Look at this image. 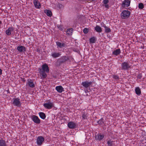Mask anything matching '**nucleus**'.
Wrapping results in <instances>:
<instances>
[{
  "instance_id": "37",
  "label": "nucleus",
  "mask_w": 146,
  "mask_h": 146,
  "mask_svg": "<svg viewBox=\"0 0 146 146\" xmlns=\"http://www.w3.org/2000/svg\"><path fill=\"white\" fill-rule=\"evenodd\" d=\"M85 92L86 93H87L88 92V91L87 90H85Z\"/></svg>"
},
{
  "instance_id": "19",
  "label": "nucleus",
  "mask_w": 146,
  "mask_h": 146,
  "mask_svg": "<svg viewBox=\"0 0 146 146\" xmlns=\"http://www.w3.org/2000/svg\"><path fill=\"white\" fill-rule=\"evenodd\" d=\"M115 144V141L109 140L107 141V144L108 146H113Z\"/></svg>"
},
{
  "instance_id": "26",
  "label": "nucleus",
  "mask_w": 146,
  "mask_h": 146,
  "mask_svg": "<svg viewBox=\"0 0 146 146\" xmlns=\"http://www.w3.org/2000/svg\"><path fill=\"white\" fill-rule=\"evenodd\" d=\"M40 117L42 119H44L46 118L45 114L43 112H39V113Z\"/></svg>"
},
{
  "instance_id": "16",
  "label": "nucleus",
  "mask_w": 146,
  "mask_h": 146,
  "mask_svg": "<svg viewBox=\"0 0 146 146\" xmlns=\"http://www.w3.org/2000/svg\"><path fill=\"white\" fill-rule=\"evenodd\" d=\"M55 88L57 91L59 93H61L64 90L62 86H56Z\"/></svg>"
},
{
  "instance_id": "5",
  "label": "nucleus",
  "mask_w": 146,
  "mask_h": 146,
  "mask_svg": "<svg viewBox=\"0 0 146 146\" xmlns=\"http://www.w3.org/2000/svg\"><path fill=\"white\" fill-rule=\"evenodd\" d=\"M92 82L91 81H86L82 82V85L84 87L87 88L89 87L92 84Z\"/></svg>"
},
{
  "instance_id": "17",
  "label": "nucleus",
  "mask_w": 146,
  "mask_h": 146,
  "mask_svg": "<svg viewBox=\"0 0 146 146\" xmlns=\"http://www.w3.org/2000/svg\"><path fill=\"white\" fill-rule=\"evenodd\" d=\"M104 137V135L103 134H99L95 136V138L96 140L100 141L102 140Z\"/></svg>"
},
{
  "instance_id": "29",
  "label": "nucleus",
  "mask_w": 146,
  "mask_h": 146,
  "mask_svg": "<svg viewBox=\"0 0 146 146\" xmlns=\"http://www.w3.org/2000/svg\"><path fill=\"white\" fill-rule=\"evenodd\" d=\"M73 31V29L72 28L68 29L67 30V33L68 35H70L72 34V33Z\"/></svg>"
},
{
  "instance_id": "28",
  "label": "nucleus",
  "mask_w": 146,
  "mask_h": 146,
  "mask_svg": "<svg viewBox=\"0 0 146 146\" xmlns=\"http://www.w3.org/2000/svg\"><path fill=\"white\" fill-rule=\"evenodd\" d=\"M104 27L105 28V30L106 33H108L111 31V30L108 27L106 26H104Z\"/></svg>"
},
{
  "instance_id": "22",
  "label": "nucleus",
  "mask_w": 146,
  "mask_h": 146,
  "mask_svg": "<svg viewBox=\"0 0 146 146\" xmlns=\"http://www.w3.org/2000/svg\"><path fill=\"white\" fill-rule=\"evenodd\" d=\"M56 44L60 48H61L62 47H64L65 44L64 43H61L59 42H56Z\"/></svg>"
},
{
  "instance_id": "32",
  "label": "nucleus",
  "mask_w": 146,
  "mask_h": 146,
  "mask_svg": "<svg viewBox=\"0 0 146 146\" xmlns=\"http://www.w3.org/2000/svg\"><path fill=\"white\" fill-rule=\"evenodd\" d=\"M88 29L87 28H85L84 29L83 32L84 33L86 34L88 32Z\"/></svg>"
},
{
  "instance_id": "6",
  "label": "nucleus",
  "mask_w": 146,
  "mask_h": 146,
  "mask_svg": "<svg viewBox=\"0 0 146 146\" xmlns=\"http://www.w3.org/2000/svg\"><path fill=\"white\" fill-rule=\"evenodd\" d=\"M42 71L45 72H46L48 73L49 72V68L48 65L46 63H45L42 65Z\"/></svg>"
},
{
  "instance_id": "12",
  "label": "nucleus",
  "mask_w": 146,
  "mask_h": 146,
  "mask_svg": "<svg viewBox=\"0 0 146 146\" xmlns=\"http://www.w3.org/2000/svg\"><path fill=\"white\" fill-rule=\"evenodd\" d=\"M130 1L129 0H125L122 3V6L123 7H128L130 5Z\"/></svg>"
},
{
  "instance_id": "35",
  "label": "nucleus",
  "mask_w": 146,
  "mask_h": 146,
  "mask_svg": "<svg viewBox=\"0 0 146 146\" xmlns=\"http://www.w3.org/2000/svg\"><path fill=\"white\" fill-rule=\"evenodd\" d=\"M104 6L106 8H108L109 7V5L108 4H105Z\"/></svg>"
},
{
  "instance_id": "33",
  "label": "nucleus",
  "mask_w": 146,
  "mask_h": 146,
  "mask_svg": "<svg viewBox=\"0 0 146 146\" xmlns=\"http://www.w3.org/2000/svg\"><path fill=\"white\" fill-rule=\"evenodd\" d=\"M109 2L108 0H104V4H107Z\"/></svg>"
},
{
  "instance_id": "7",
  "label": "nucleus",
  "mask_w": 146,
  "mask_h": 146,
  "mask_svg": "<svg viewBox=\"0 0 146 146\" xmlns=\"http://www.w3.org/2000/svg\"><path fill=\"white\" fill-rule=\"evenodd\" d=\"M41 69L39 68V71H40V78L41 79H44L46 78L47 76V74L45 73V72L41 71Z\"/></svg>"
},
{
  "instance_id": "30",
  "label": "nucleus",
  "mask_w": 146,
  "mask_h": 146,
  "mask_svg": "<svg viewBox=\"0 0 146 146\" xmlns=\"http://www.w3.org/2000/svg\"><path fill=\"white\" fill-rule=\"evenodd\" d=\"M90 42L92 43H94L95 42V39L94 37L91 38L90 39Z\"/></svg>"
},
{
  "instance_id": "2",
  "label": "nucleus",
  "mask_w": 146,
  "mask_h": 146,
  "mask_svg": "<svg viewBox=\"0 0 146 146\" xmlns=\"http://www.w3.org/2000/svg\"><path fill=\"white\" fill-rule=\"evenodd\" d=\"M12 104L14 106L19 107L21 105L20 99L19 98H14L12 100Z\"/></svg>"
},
{
  "instance_id": "10",
  "label": "nucleus",
  "mask_w": 146,
  "mask_h": 146,
  "mask_svg": "<svg viewBox=\"0 0 146 146\" xmlns=\"http://www.w3.org/2000/svg\"><path fill=\"white\" fill-rule=\"evenodd\" d=\"M17 49L20 52H24L26 50L25 47L22 45H19L18 46Z\"/></svg>"
},
{
  "instance_id": "36",
  "label": "nucleus",
  "mask_w": 146,
  "mask_h": 146,
  "mask_svg": "<svg viewBox=\"0 0 146 146\" xmlns=\"http://www.w3.org/2000/svg\"><path fill=\"white\" fill-rule=\"evenodd\" d=\"M2 74V70L1 69H0V75Z\"/></svg>"
},
{
  "instance_id": "4",
  "label": "nucleus",
  "mask_w": 146,
  "mask_h": 146,
  "mask_svg": "<svg viewBox=\"0 0 146 146\" xmlns=\"http://www.w3.org/2000/svg\"><path fill=\"white\" fill-rule=\"evenodd\" d=\"M44 141V138L41 136H38L36 142L38 145H41Z\"/></svg>"
},
{
  "instance_id": "31",
  "label": "nucleus",
  "mask_w": 146,
  "mask_h": 146,
  "mask_svg": "<svg viewBox=\"0 0 146 146\" xmlns=\"http://www.w3.org/2000/svg\"><path fill=\"white\" fill-rule=\"evenodd\" d=\"M144 7L143 4L142 3H139L138 5V8L140 9H142Z\"/></svg>"
},
{
  "instance_id": "18",
  "label": "nucleus",
  "mask_w": 146,
  "mask_h": 146,
  "mask_svg": "<svg viewBox=\"0 0 146 146\" xmlns=\"http://www.w3.org/2000/svg\"><path fill=\"white\" fill-rule=\"evenodd\" d=\"M121 52L120 49L119 48L113 51L112 52V54L113 55L117 56Z\"/></svg>"
},
{
  "instance_id": "8",
  "label": "nucleus",
  "mask_w": 146,
  "mask_h": 146,
  "mask_svg": "<svg viewBox=\"0 0 146 146\" xmlns=\"http://www.w3.org/2000/svg\"><path fill=\"white\" fill-rule=\"evenodd\" d=\"M43 106L45 108L50 109L52 108L53 106V104L52 102H49L48 103L44 104Z\"/></svg>"
},
{
  "instance_id": "1",
  "label": "nucleus",
  "mask_w": 146,
  "mask_h": 146,
  "mask_svg": "<svg viewBox=\"0 0 146 146\" xmlns=\"http://www.w3.org/2000/svg\"><path fill=\"white\" fill-rule=\"evenodd\" d=\"M131 13L127 10H123L121 14V16L123 19H126L128 18L130 16Z\"/></svg>"
},
{
  "instance_id": "24",
  "label": "nucleus",
  "mask_w": 146,
  "mask_h": 146,
  "mask_svg": "<svg viewBox=\"0 0 146 146\" xmlns=\"http://www.w3.org/2000/svg\"><path fill=\"white\" fill-rule=\"evenodd\" d=\"M45 13H46L47 15L48 16L51 17L52 15L51 11L48 10H46L44 11Z\"/></svg>"
},
{
  "instance_id": "11",
  "label": "nucleus",
  "mask_w": 146,
  "mask_h": 146,
  "mask_svg": "<svg viewBox=\"0 0 146 146\" xmlns=\"http://www.w3.org/2000/svg\"><path fill=\"white\" fill-rule=\"evenodd\" d=\"M68 126L70 129H74L76 127V124L73 121L70 122L68 124Z\"/></svg>"
},
{
  "instance_id": "34",
  "label": "nucleus",
  "mask_w": 146,
  "mask_h": 146,
  "mask_svg": "<svg viewBox=\"0 0 146 146\" xmlns=\"http://www.w3.org/2000/svg\"><path fill=\"white\" fill-rule=\"evenodd\" d=\"M113 77L115 79H118L119 78V76L115 75H113Z\"/></svg>"
},
{
  "instance_id": "23",
  "label": "nucleus",
  "mask_w": 146,
  "mask_h": 146,
  "mask_svg": "<svg viewBox=\"0 0 146 146\" xmlns=\"http://www.w3.org/2000/svg\"><path fill=\"white\" fill-rule=\"evenodd\" d=\"M88 115V113L86 112H83L82 116V119H87Z\"/></svg>"
},
{
  "instance_id": "27",
  "label": "nucleus",
  "mask_w": 146,
  "mask_h": 146,
  "mask_svg": "<svg viewBox=\"0 0 146 146\" xmlns=\"http://www.w3.org/2000/svg\"><path fill=\"white\" fill-rule=\"evenodd\" d=\"M6 143L5 141L3 139L0 140V146H6Z\"/></svg>"
},
{
  "instance_id": "13",
  "label": "nucleus",
  "mask_w": 146,
  "mask_h": 146,
  "mask_svg": "<svg viewBox=\"0 0 146 146\" xmlns=\"http://www.w3.org/2000/svg\"><path fill=\"white\" fill-rule=\"evenodd\" d=\"M27 85L28 86L31 88H33L35 86V84L33 81L30 79H28Z\"/></svg>"
},
{
  "instance_id": "20",
  "label": "nucleus",
  "mask_w": 146,
  "mask_h": 146,
  "mask_svg": "<svg viewBox=\"0 0 146 146\" xmlns=\"http://www.w3.org/2000/svg\"><path fill=\"white\" fill-rule=\"evenodd\" d=\"M61 54L59 52H52L51 54L53 58H57L59 57Z\"/></svg>"
},
{
  "instance_id": "14",
  "label": "nucleus",
  "mask_w": 146,
  "mask_h": 146,
  "mask_svg": "<svg viewBox=\"0 0 146 146\" xmlns=\"http://www.w3.org/2000/svg\"><path fill=\"white\" fill-rule=\"evenodd\" d=\"M33 3L35 7L37 9H40L41 7L40 3L37 0H34Z\"/></svg>"
},
{
  "instance_id": "9",
  "label": "nucleus",
  "mask_w": 146,
  "mask_h": 146,
  "mask_svg": "<svg viewBox=\"0 0 146 146\" xmlns=\"http://www.w3.org/2000/svg\"><path fill=\"white\" fill-rule=\"evenodd\" d=\"M32 119L34 122L36 123H39L40 120L38 117L36 115H33L32 117Z\"/></svg>"
},
{
  "instance_id": "25",
  "label": "nucleus",
  "mask_w": 146,
  "mask_h": 146,
  "mask_svg": "<svg viewBox=\"0 0 146 146\" xmlns=\"http://www.w3.org/2000/svg\"><path fill=\"white\" fill-rule=\"evenodd\" d=\"M135 92L136 94L138 95H140L141 94L140 89L139 87H137L135 88Z\"/></svg>"
},
{
  "instance_id": "15",
  "label": "nucleus",
  "mask_w": 146,
  "mask_h": 146,
  "mask_svg": "<svg viewBox=\"0 0 146 146\" xmlns=\"http://www.w3.org/2000/svg\"><path fill=\"white\" fill-rule=\"evenodd\" d=\"M14 30V28L11 27H9L6 31V34L7 35H10L11 34V32Z\"/></svg>"
},
{
  "instance_id": "21",
  "label": "nucleus",
  "mask_w": 146,
  "mask_h": 146,
  "mask_svg": "<svg viewBox=\"0 0 146 146\" xmlns=\"http://www.w3.org/2000/svg\"><path fill=\"white\" fill-rule=\"evenodd\" d=\"M94 29L97 32L99 33H101L102 31V28L98 25H96Z\"/></svg>"
},
{
  "instance_id": "3",
  "label": "nucleus",
  "mask_w": 146,
  "mask_h": 146,
  "mask_svg": "<svg viewBox=\"0 0 146 146\" xmlns=\"http://www.w3.org/2000/svg\"><path fill=\"white\" fill-rule=\"evenodd\" d=\"M121 69L123 70H128L131 68V66L127 62H124L121 64Z\"/></svg>"
}]
</instances>
